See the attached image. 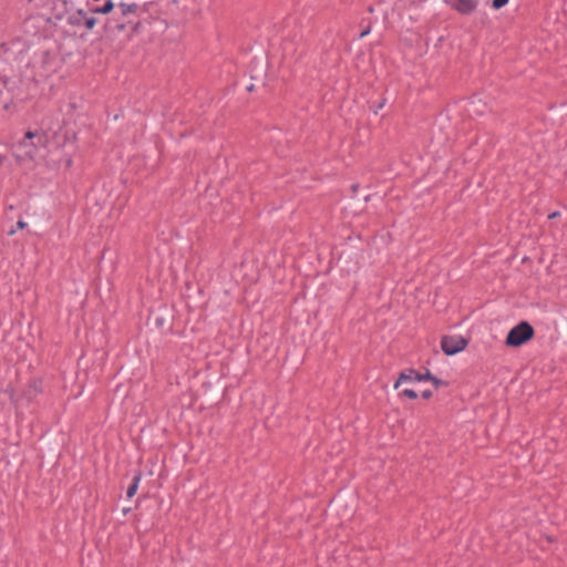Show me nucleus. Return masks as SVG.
<instances>
[{"instance_id":"14","label":"nucleus","mask_w":567,"mask_h":567,"mask_svg":"<svg viewBox=\"0 0 567 567\" xmlns=\"http://www.w3.org/2000/svg\"><path fill=\"white\" fill-rule=\"evenodd\" d=\"M436 388L446 385V383L433 375V379L430 380Z\"/></svg>"},{"instance_id":"15","label":"nucleus","mask_w":567,"mask_h":567,"mask_svg":"<svg viewBox=\"0 0 567 567\" xmlns=\"http://www.w3.org/2000/svg\"><path fill=\"white\" fill-rule=\"evenodd\" d=\"M28 226V224L23 220H19L17 223L16 229H24Z\"/></svg>"},{"instance_id":"12","label":"nucleus","mask_w":567,"mask_h":567,"mask_svg":"<svg viewBox=\"0 0 567 567\" xmlns=\"http://www.w3.org/2000/svg\"><path fill=\"white\" fill-rule=\"evenodd\" d=\"M508 2V0H493V8L498 10L501 8H503L504 6H506Z\"/></svg>"},{"instance_id":"13","label":"nucleus","mask_w":567,"mask_h":567,"mask_svg":"<svg viewBox=\"0 0 567 567\" xmlns=\"http://www.w3.org/2000/svg\"><path fill=\"white\" fill-rule=\"evenodd\" d=\"M96 24V20L94 18H86L85 19V27L91 30Z\"/></svg>"},{"instance_id":"18","label":"nucleus","mask_w":567,"mask_h":567,"mask_svg":"<svg viewBox=\"0 0 567 567\" xmlns=\"http://www.w3.org/2000/svg\"><path fill=\"white\" fill-rule=\"evenodd\" d=\"M65 166H66L68 168L72 166V158H71V157H68V158L65 159Z\"/></svg>"},{"instance_id":"5","label":"nucleus","mask_w":567,"mask_h":567,"mask_svg":"<svg viewBox=\"0 0 567 567\" xmlns=\"http://www.w3.org/2000/svg\"><path fill=\"white\" fill-rule=\"evenodd\" d=\"M34 137H38V141L41 142L42 137L41 136H38L35 133L33 132H28L24 136V140L20 143V148H24V156L25 157H29V158H33L34 157V154H33V151L30 148L31 145H32V140Z\"/></svg>"},{"instance_id":"19","label":"nucleus","mask_w":567,"mask_h":567,"mask_svg":"<svg viewBox=\"0 0 567 567\" xmlns=\"http://www.w3.org/2000/svg\"><path fill=\"white\" fill-rule=\"evenodd\" d=\"M558 216H559V213H558V212H554V213H551L548 217H549L550 219H553V218H556V217H558Z\"/></svg>"},{"instance_id":"21","label":"nucleus","mask_w":567,"mask_h":567,"mask_svg":"<svg viewBox=\"0 0 567 567\" xmlns=\"http://www.w3.org/2000/svg\"><path fill=\"white\" fill-rule=\"evenodd\" d=\"M4 157L2 155H0V164H2Z\"/></svg>"},{"instance_id":"9","label":"nucleus","mask_w":567,"mask_h":567,"mask_svg":"<svg viewBox=\"0 0 567 567\" xmlns=\"http://www.w3.org/2000/svg\"><path fill=\"white\" fill-rule=\"evenodd\" d=\"M414 372H410V374L401 373L398 381L394 383V389H398L402 382L411 381L414 379Z\"/></svg>"},{"instance_id":"2","label":"nucleus","mask_w":567,"mask_h":567,"mask_svg":"<svg viewBox=\"0 0 567 567\" xmlns=\"http://www.w3.org/2000/svg\"><path fill=\"white\" fill-rule=\"evenodd\" d=\"M534 336L533 327L523 321L509 330L506 337V344L509 347H519L530 340Z\"/></svg>"},{"instance_id":"4","label":"nucleus","mask_w":567,"mask_h":567,"mask_svg":"<svg viewBox=\"0 0 567 567\" xmlns=\"http://www.w3.org/2000/svg\"><path fill=\"white\" fill-rule=\"evenodd\" d=\"M478 1L480 0H445V3L461 14H471L477 8Z\"/></svg>"},{"instance_id":"11","label":"nucleus","mask_w":567,"mask_h":567,"mask_svg":"<svg viewBox=\"0 0 567 567\" xmlns=\"http://www.w3.org/2000/svg\"><path fill=\"white\" fill-rule=\"evenodd\" d=\"M402 394H403V395H405V396H408L409 399H412V400H414V399H416V398H417L416 392H415L414 390H412V389H404V390L402 391Z\"/></svg>"},{"instance_id":"10","label":"nucleus","mask_w":567,"mask_h":567,"mask_svg":"<svg viewBox=\"0 0 567 567\" xmlns=\"http://www.w3.org/2000/svg\"><path fill=\"white\" fill-rule=\"evenodd\" d=\"M431 379H433V375L430 372H426L425 374H421V373L414 374V380H416V381H430Z\"/></svg>"},{"instance_id":"6","label":"nucleus","mask_w":567,"mask_h":567,"mask_svg":"<svg viewBox=\"0 0 567 567\" xmlns=\"http://www.w3.org/2000/svg\"><path fill=\"white\" fill-rule=\"evenodd\" d=\"M118 9L121 11V14L123 17H128L131 14H135L137 11V6L134 3H121L118 6Z\"/></svg>"},{"instance_id":"1","label":"nucleus","mask_w":567,"mask_h":567,"mask_svg":"<svg viewBox=\"0 0 567 567\" xmlns=\"http://www.w3.org/2000/svg\"><path fill=\"white\" fill-rule=\"evenodd\" d=\"M21 99L18 83L6 74L0 73V107L8 114L19 111Z\"/></svg>"},{"instance_id":"20","label":"nucleus","mask_w":567,"mask_h":567,"mask_svg":"<svg viewBox=\"0 0 567 567\" xmlns=\"http://www.w3.org/2000/svg\"><path fill=\"white\" fill-rule=\"evenodd\" d=\"M14 234H16V229H11V230L9 231V235H10V236H12V235H14Z\"/></svg>"},{"instance_id":"8","label":"nucleus","mask_w":567,"mask_h":567,"mask_svg":"<svg viewBox=\"0 0 567 567\" xmlns=\"http://www.w3.org/2000/svg\"><path fill=\"white\" fill-rule=\"evenodd\" d=\"M113 8H114L113 1L107 0L103 7L93 9V12L106 14V13H110L113 10Z\"/></svg>"},{"instance_id":"16","label":"nucleus","mask_w":567,"mask_h":567,"mask_svg":"<svg viewBox=\"0 0 567 567\" xmlns=\"http://www.w3.org/2000/svg\"><path fill=\"white\" fill-rule=\"evenodd\" d=\"M421 395H422L423 399L427 400V399H430L433 395V393L430 390H425V391L422 392Z\"/></svg>"},{"instance_id":"17","label":"nucleus","mask_w":567,"mask_h":567,"mask_svg":"<svg viewBox=\"0 0 567 567\" xmlns=\"http://www.w3.org/2000/svg\"><path fill=\"white\" fill-rule=\"evenodd\" d=\"M370 31H371V30H370V28H368V29L363 30V31L360 33V38H361V39H362V38H364L365 35H368V34L370 33Z\"/></svg>"},{"instance_id":"3","label":"nucleus","mask_w":567,"mask_h":567,"mask_svg":"<svg viewBox=\"0 0 567 567\" xmlns=\"http://www.w3.org/2000/svg\"><path fill=\"white\" fill-rule=\"evenodd\" d=\"M467 346L466 339L462 336H446L442 338L441 348L447 355H454Z\"/></svg>"},{"instance_id":"7","label":"nucleus","mask_w":567,"mask_h":567,"mask_svg":"<svg viewBox=\"0 0 567 567\" xmlns=\"http://www.w3.org/2000/svg\"><path fill=\"white\" fill-rule=\"evenodd\" d=\"M140 482H141V474H136L133 477L132 484L130 485V487L127 488V492H126V495L128 498H132L136 494V492L138 489Z\"/></svg>"}]
</instances>
